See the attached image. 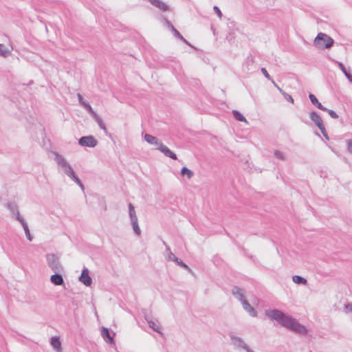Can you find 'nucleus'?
Returning a JSON list of instances; mask_svg holds the SVG:
<instances>
[{"label": "nucleus", "mask_w": 352, "mask_h": 352, "mask_svg": "<svg viewBox=\"0 0 352 352\" xmlns=\"http://www.w3.org/2000/svg\"><path fill=\"white\" fill-rule=\"evenodd\" d=\"M265 316L271 320H276L281 326L300 335H306L307 329L295 318L284 314L283 311L274 309L265 311Z\"/></svg>", "instance_id": "obj_1"}, {"label": "nucleus", "mask_w": 352, "mask_h": 352, "mask_svg": "<svg viewBox=\"0 0 352 352\" xmlns=\"http://www.w3.org/2000/svg\"><path fill=\"white\" fill-rule=\"evenodd\" d=\"M55 160L63 172L76 183L82 190L84 186L67 160L58 153H54Z\"/></svg>", "instance_id": "obj_2"}, {"label": "nucleus", "mask_w": 352, "mask_h": 352, "mask_svg": "<svg viewBox=\"0 0 352 352\" xmlns=\"http://www.w3.org/2000/svg\"><path fill=\"white\" fill-rule=\"evenodd\" d=\"M333 40L327 34L320 32L314 39V44L320 47L329 49L332 47Z\"/></svg>", "instance_id": "obj_3"}, {"label": "nucleus", "mask_w": 352, "mask_h": 352, "mask_svg": "<svg viewBox=\"0 0 352 352\" xmlns=\"http://www.w3.org/2000/svg\"><path fill=\"white\" fill-rule=\"evenodd\" d=\"M47 263L49 267L54 272H61L63 268L60 263V257L55 254L46 255Z\"/></svg>", "instance_id": "obj_4"}, {"label": "nucleus", "mask_w": 352, "mask_h": 352, "mask_svg": "<svg viewBox=\"0 0 352 352\" xmlns=\"http://www.w3.org/2000/svg\"><path fill=\"white\" fill-rule=\"evenodd\" d=\"M230 337L232 344L235 347L242 349L245 351V352H252L253 351L241 338L233 334H230Z\"/></svg>", "instance_id": "obj_5"}, {"label": "nucleus", "mask_w": 352, "mask_h": 352, "mask_svg": "<svg viewBox=\"0 0 352 352\" xmlns=\"http://www.w3.org/2000/svg\"><path fill=\"white\" fill-rule=\"evenodd\" d=\"M310 118L311 120L316 124V125L319 128L322 133L324 135V136L328 139V136L325 130V127L323 124L322 120L320 115L316 112L312 111L310 113Z\"/></svg>", "instance_id": "obj_6"}, {"label": "nucleus", "mask_w": 352, "mask_h": 352, "mask_svg": "<svg viewBox=\"0 0 352 352\" xmlns=\"http://www.w3.org/2000/svg\"><path fill=\"white\" fill-rule=\"evenodd\" d=\"M97 143V140L91 135L83 136L78 140V144L82 146L94 148Z\"/></svg>", "instance_id": "obj_7"}, {"label": "nucleus", "mask_w": 352, "mask_h": 352, "mask_svg": "<svg viewBox=\"0 0 352 352\" xmlns=\"http://www.w3.org/2000/svg\"><path fill=\"white\" fill-rule=\"evenodd\" d=\"M79 280L85 286H90L92 283V279L89 276V270L85 267L81 272L79 277Z\"/></svg>", "instance_id": "obj_8"}, {"label": "nucleus", "mask_w": 352, "mask_h": 352, "mask_svg": "<svg viewBox=\"0 0 352 352\" xmlns=\"http://www.w3.org/2000/svg\"><path fill=\"white\" fill-rule=\"evenodd\" d=\"M145 319L151 329L155 331L161 333V326L157 320H153L151 316L147 315L145 316Z\"/></svg>", "instance_id": "obj_9"}, {"label": "nucleus", "mask_w": 352, "mask_h": 352, "mask_svg": "<svg viewBox=\"0 0 352 352\" xmlns=\"http://www.w3.org/2000/svg\"><path fill=\"white\" fill-rule=\"evenodd\" d=\"M148 1H149V3L151 5L159 8L160 10H161L162 11H167L169 10V6L164 1H162L161 0H148Z\"/></svg>", "instance_id": "obj_10"}, {"label": "nucleus", "mask_w": 352, "mask_h": 352, "mask_svg": "<svg viewBox=\"0 0 352 352\" xmlns=\"http://www.w3.org/2000/svg\"><path fill=\"white\" fill-rule=\"evenodd\" d=\"M60 272H55L50 277V281L55 285H62L64 284L63 278Z\"/></svg>", "instance_id": "obj_11"}, {"label": "nucleus", "mask_w": 352, "mask_h": 352, "mask_svg": "<svg viewBox=\"0 0 352 352\" xmlns=\"http://www.w3.org/2000/svg\"><path fill=\"white\" fill-rule=\"evenodd\" d=\"M17 221H19L21 223V225H22V226H23V228L24 229V231H25V235H26L29 241H32V236L30 235L28 224L25 222V221L24 220V219L21 217L20 214H17Z\"/></svg>", "instance_id": "obj_12"}, {"label": "nucleus", "mask_w": 352, "mask_h": 352, "mask_svg": "<svg viewBox=\"0 0 352 352\" xmlns=\"http://www.w3.org/2000/svg\"><path fill=\"white\" fill-rule=\"evenodd\" d=\"M243 308L252 317H255L257 315V312L254 308L246 300H243L242 302Z\"/></svg>", "instance_id": "obj_13"}, {"label": "nucleus", "mask_w": 352, "mask_h": 352, "mask_svg": "<svg viewBox=\"0 0 352 352\" xmlns=\"http://www.w3.org/2000/svg\"><path fill=\"white\" fill-rule=\"evenodd\" d=\"M233 296L242 302L245 299L244 298L243 291L238 287H234L232 289Z\"/></svg>", "instance_id": "obj_14"}, {"label": "nucleus", "mask_w": 352, "mask_h": 352, "mask_svg": "<svg viewBox=\"0 0 352 352\" xmlns=\"http://www.w3.org/2000/svg\"><path fill=\"white\" fill-rule=\"evenodd\" d=\"M160 152L164 154L168 157L173 160H177V155L173 151H171L166 145H161Z\"/></svg>", "instance_id": "obj_15"}, {"label": "nucleus", "mask_w": 352, "mask_h": 352, "mask_svg": "<svg viewBox=\"0 0 352 352\" xmlns=\"http://www.w3.org/2000/svg\"><path fill=\"white\" fill-rule=\"evenodd\" d=\"M50 344L56 352H61V343L58 338L52 337L51 338Z\"/></svg>", "instance_id": "obj_16"}, {"label": "nucleus", "mask_w": 352, "mask_h": 352, "mask_svg": "<svg viewBox=\"0 0 352 352\" xmlns=\"http://www.w3.org/2000/svg\"><path fill=\"white\" fill-rule=\"evenodd\" d=\"M309 98L311 103L314 105H315L317 108H318L319 109H320L322 111L327 110V108H326L323 105H322V104L320 102H318L317 98L314 94H309Z\"/></svg>", "instance_id": "obj_17"}, {"label": "nucleus", "mask_w": 352, "mask_h": 352, "mask_svg": "<svg viewBox=\"0 0 352 352\" xmlns=\"http://www.w3.org/2000/svg\"><path fill=\"white\" fill-rule=\"evenodd\" d=\"M163 244L166 247V251L167 252L166 259L170 261L175 262L177 261V257L170 251V247L166 244L165 241H163Z\"/></svg>", "instance_id": "obj_18"}, {"label": "nucleus", "mask_w": 352, "mask_h": 352, "mask_svg": "<svg viewBox=\"0 0 352 352\" xmlns=\"http://www.w3.org/2000/svg\"><path fill=\"white\" fill-rule=\"evenodd\" d=\"M101 335L104 340L109 343H112L113 338L110 336L109 331L106 327H102L101 331Z\"/></svg>", "instance_id": "obj_19"}, {"label": "nucleus", "mask_w": 352, "mask_h": 352, "mask_svg": "<svg viewBox=\"0 0 352 352\" xmlns=\"http://www.w3.org/2000/svg\"><path fill=\"white\" fill-rule=\"evenodd\" d=\"M8 209L15 214V218L17 220V214H19L18 206L14 202H9L7 204Z\"/></svg>", "instance_id": "obj_20"}, {"label": "nucleus", "mask_w": 352, "mask_h": 352, "mask_svg": "<svg viewBox=\"0 0 352 352\" xmlns=\"http://www.w3.org/2000/svg\"><path fill=\"white\" fill-rule=\"evenodd\" d=\"M144 140L150 144L155 145V144H158V140L156 137L153 136L150 134H145Z\"/></svg>", "instance_id": "obj_21"}, {"label": "nucleus", "mask_w": 352, "mask_h": 352, "mask_svg": "<svg viewBox=\"0 0 352 352\" xmlns=\"http://www.w3.org/2000/svg\"><path fill=\"white\" fill-rule=\"evenodd\" d=\"M181 175L184 177L186 176V177L188 179H190L194 175V173L191 170L188 169L187 167H183L181 170Z\"/></svg>", "instance_id": "obj_22"}, {"label": "nucleus", "mask_w": 352, "mask_h": 352, "mask_svg": "<svg viewBox=\"0 0 352 352\" xmlns=\"http://www.w3.org/2000/svg\"><path fill=\"white\" fill-rule=\"evenodd\" d=\"M129 215L131 221L138 219L135 208L132 204H129Z\"/></svg>", "instance_id": "obj_23"}, {"label": "nucleus", "mask_w": 352, "mask_h": 352, "mask_svg": "<svg viewBox=\"0 0 352 352\" xmlns=\"http://www.w3.org/2000/svg\"><path fill=\"white\" fill-rule=\"evenodd\" d=\"M131 223L135 234L140 236L141 234V230L138 225V219L131 221Z\"/></svg>", "instance_id": "obj_24"}, {"label": "nucleus", "mask_w": 352, "mask_h": 352, "mask_svg": "<svg viewBox=\"0 0 352 352\" xmlns=\"http://www.w3.org/2000/svg\"><path fill=\"white\" fill-rule=\"evenodd\" d=\"M232 114L236 120L241 121V122H244L246 123L248 122L246 118L239 111H238L236 110H233Z\"/></svg>", "instance_id": "obj_25"}, {"label": "nucleus", "mask_w": 352, "mask_h": 352, "mask_svg": "<svg viewBox=\"0 0 352 352\" xmlns=\"http://www.w3.org/2000/svg\"><path fill=\"white\" fill-rule=\"evenodd\" d=\"M292 280L295 283L300 285H306L307 283V280L305 278L298 275L294 276L292 277Z\"/></svg>", "instance_id": "obj_26"}, {"label": "nucleus", "mask_w": 352, "mask_h": 352, "mask_svg": "<svg viewBox=\"0 0 352 352\" xmlns=\"http://www.w3.org/2000/svg\"><path fill=\"white\" fill-rule=\"evenodd\" d=\"M174 36L179 38L180 41L184 42V43L189 45L188 42L184 38V36L179 33V32L175 29V28H173V30L171 31Z\"/></svg>", "instance_id": "obj_27"}, {"label": "nucleus", "mask_w": 352, "mask_h": 352, "mask_svg": "<svg viewBox=\"0 0 352 352\" xmlns=\"http://www.w3.org/2000/svg\"><path fill=\"white\" fill-rule=\"evenodd\" d=\"M11 54L10 50L5 47L3 44H0V56L7 57Z\"/></svg>", "instance_id": "obj_28"}, {"label": "nucleus", "mask_w": 352, "mask_h": 352, "mask_svg": "<svg viewBox=\"0 0 352 352\" xmlns=\"http://www.w3.org/2000/svg\"><path fill=\"white\" fill-rule=\"evenodd\" d=\"M335 63L338 65V67L342 70V72L344 73L347 79L348 76L352 75L346 70V67L341 62L335 61Z\"/></svg>", "instance_id": "obj_29"}, {"label": "nucleus", "mask_w": 352, "mask_h": 352, "mask_svg": "<svg viewBox=\"0 0 352 352\" xmlns=\"http://www.w3.org/2000/svg\"><path fill=\"white\" fill-rule=\"evenodd\" d=\"M94 118L97 122V123L98 124V125L100 127V129H102L104 131L107 130L105 124H104V122L102 120V119L98 116V114L96 115V117H94Z\"/></svg>", "instance_id": "obj_30"}, {"label": "nucleus", "mask_w": 352, "mask_h": 352, "mask_svg": "<svg viewBox=\"0 0 352 352\" xmlns=\"http://www.w3.org/2000/svg\"><path fill=\"white\" fill-rule=\"evenodd\" d=\"M177 265H179L180 267H183L184 269L190 272L191 270L189 268V267L186 265L182 260L177 258V261L176 260L175 262Z\"/></svg>", "instance_id": "obj_31"}, {"label": "nucleus", "mask_w": 352, "mask_h": 352, "mask_svg": "<svg viewBox=\"0 0 352 352\" xmlns=\"http://www.w3.org/2000/svg\"><path fill=\"white\" fill-rule=\"evenodd\" d=\"M274 155H275L276 157H277L278 159H279L280 160H285L284 154L282 152L279 151H276L274 152Z\"/></svg>", "instance_id": "obj_32"}, {"label": "nucleus", "mask_w": 352, "mask_h": 352, "mask_svg": "<svg viewBox=\"0 0 352 352\" xmlns=\"http://www.w3.org/2000/svg\"><path fill=\"white\" fill-rule=\"evenodd\" d=\"M85 109L91 114L93 118L96 116L97 113L94 111L90 104L87 105L86 108Z\"/></svg>", "instance_id": "obj_33"}, {"label": "nucleus", "mask_w": 352, "mask_h": 352, "mask_svg": "<svg viewBox=\"0 0 352 352\" xmlns=\"http://www.w3.org/2000/svg\"><path fill=\"white\" fill-rule=\"evenodd\" d=\"M325 111L328 112L329 115L332 118H334V119H337L338 118V115L336 113V112H335L333 110H331V109H328L326 110Z\"/></svg>", "instance_id": "obj_34"}, {"label": "nucleus", "mask_w": 352, "mask_h": 352, "mask_svg": "<svg viewBox=\"0 0 352 352\" xmlns=\"http://www.w3.org/2000/svg\"><path fill=\"white\" fill-rule=\"evenodd\" d=\"M261 72H262V74L265 76V77L266 78H267L269 80L272 81V80H273V79L271 78L270 75L268 74V72H267V71L266 70V69H265V68L262 67V68H261Z\"/></svg>", "instance_id": "obj_35"}, {"label": "nucleus", "mask_w": 352, "mask_h": 352, "mask_svg": "<svg viewBox=\"0 0 352 352\" xmlns=\"http://www.w3.org/2000/svg\"><path fill=\"white\" fill-rule=\"evenodd\" d=\"M283 96H284V98H285L286 100H287L288 102H289L291 103H294V100L290 95H289L288 94L285 92V93H283Z\"/></svg>", "instance_id": "obj_36"}, {"label": "nucleus", "mask_w": 352, "mask_h": 352, "mask_svg": "<svg viewBox=\"0 0 352 352\" xmlns=\"http://www.w3.org/2000/svg\"><path fill=\"white\" fill-rule=\"evenodd\" d=\"M346 144H347V150L348 151L352 154V139L347 140H346Z\"/></svg>", "instance_id": "obj_37"}, {"label": "nucleus", "mask_w": 352, "mask_h": 352, "mask_svg": "<svg viewBox=\"0 0 352 352\" xmlns=\"http://www.w3.org/2000/svg\"><path fill=\"white\" fill-rule=\"evenodd\" d=\"M213 10H214V12L217 14L219 18L221 19L222 13H221V11L220 10V9L219 8V7L214 6L213 8Z\"/></svg>", "instance_id": "obj_38"}, {"label": "nucleus", "mask_w": 352, "mask_h": 352, "mask_svg": "<svg viewBox=\"0 0 352 352\" xmlns=\"http://www.w3.org/2000/svg\"><path fill=\"white\" fill-rule=\"evenodd\" d=\"M165 23L167 28H168L171 31L173 30V28H175L167 19H165Z\"/></svg>", "instance_id": "obj_39"}, {"label": "nucleus", "mask_w": 352, "mask_h": 352, "mask_svg": "<svg viewBox=\"0 0 352 352\" xmlns=\"http://www.w3.org/2000/svg\"><path fill=\"white\" fill-rule=\"evenodd\" d=\"M273 85L276 87V89L279 91V92L283 95V93H285L284 91L275 82L274 80H272L271 81Z\"/></svg>", "instance_id": "obj_40"}, {"label": "nucleus", "mask_w": 352, "mask_h": 352, "mask_svg": "<svg viewBox=\"0 0 352 352\" xmlns=\"http://www.w3.org/2000/svg\"><path fill=\"white\" fill-rule=\"evenodd\" d=\"M273 85L276 87V89L279 91V92L283 95V93H285L284 91L275 82L274 80H272L271 81Z\"/></svg>", "instance_id": "obj_41"}, {"label": "nucleus", "mask_w": 352, "mask_h": 352, "mask_svg": "<svg viewBox=\"0 0 352 352\" xmlns=\"http://www.w3.org/2000/svg\"><path fill=\"white\" fill-rule=\"evenodd\" d=\"M273 85L276 87V89L279 91V92L283 95V93H285L284 91L275 82L274 80H272L271 81Z\"/></svg>", "instance_id": "obj_42"}, {"label": "nucleus", "mask_w": 352, "mask_h": 352, "mask_svg": "<svg viewBox=\"0 0 352 352\" xmlns=\"http://www.w3.org/2000/svg\"><path fill=\"white\" fill-rule=\"evenodd\" d=\"M345 311H346V312L352 313V304L345 305Z\"/></svg>", "instance_id": "obj_43"}, {"label": "nucleus", "mask_w": 352, "mask_h": 352, "mask_svg": "<svg viewBox=\"0 0 352 352\" xmlns=\"http://www.w3.org/2000/svg\"><path fill=\"white\" fill-rule=\"evenodd\" d=\"M155 145L157 146V149L160 151L161 145H164L162 141L158 140V144H155Z\"/></svg>", "instance_id": "obj_44"}, {"label": "nucleus", "mask_w": 352, "mask_h": 352, "mask_svg": "<svg viewBox=\"0 0 352 352\" xmlns=\"http://www.w3.org/2000/svg\"><path fill=\"white\" fill-rule=\"evenodd\" d=\"M77 97H78L79 103H81L84 100V99L80 94H78Z\"/></svg>", "instance_id": "obj_45"}, {"label": "nucleus", "mask_w": 352, "mask_h": 352, "mask_svg": "<svg viewBox=\"0 0 352 352\" xmlns=\"http://www.w3.org/2000/svg\"><path fill=\"white\" fill-rule=\"evenodd\" d=\"M80 104L82 107L86 108L87 105H89V104L87 102H86V101L83 100L81 103H80Z\"/></svg>", "instance_id": "obj_46"}, {"label": "nucleus", "mask_w": 352, "mask_h": 352, "mask_svg": "<svg viewBox=\"0 0 352 352\" xmlns=\"http://www.w3.org/2000/svg\"><path fill=\"white\" fill-rule=\"evenodd\" d=\"M348 80H349L351 83H352V75H351V76H348Z\"/></svg>", "instance_id": "obj_47"}, {"label": "nucleus", "mask_w": 352, "mask_h": 352, "mask_svg": "<svg viewBox=\"0 0 352 352\" xmlns=\"http://www.w3.org/2000/svg\"><path fill=\"white\" fill-rule=\"evenodd\" d=\"M252 352H254V351H252Z\"/></svg>", "instance_id": "obj_48"}]
</instances>
